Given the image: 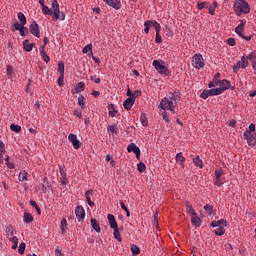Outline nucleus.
I'll use <instances>...</instances> for the list:
<instances>
[{"instance_id": "1", "label": "nucleus", "mask_w": 256, "mask_h": 256, "mask_svg": "<svg viewBox=\"0 0 256 256\" xmlns=\"http://www.w3.org/2000/svg\"><path fill=\"white\" fill-rule=\"evenodd\" d=\"M234 12L236 15H248V13H251V7L249 6V3L245 0H235L233 5Z\"/></svg>"}, {"instance_id": "2", "label": "nucleus", "mask_w": 256, "mask_h": 256, "mask_svg": "<svg viewBox=\"0 0 256 256\" xmlns=\"http://www.w3.org/2000/svg\"><path fill=\"white\" fill-rule=\"evenodd\" d=\"M152 66L154 69L159 73V75H162L163 77H170L171 71L169 68H167V63L163 60H154L152 62Z\"/></svg>"}, {"instance_id": "3", "label": "nucleus", "mask_w": 256, "mask_h": 256, "mask_svg": "<svg viewBox=\"0 0 256 256\" xmlns=\"http://www.w3.org/2000/svg\"><path fill=\"white\" fill-rule=\"evenodd\" d=\"M52 1V19L53 21H65V13L61 12L59 9V2L57 0H51Z\"/></svg>"}, {"instance_id": "4", "label": "nucleus", "mask_w": 256, "mask_h": 256, "mask_svg": "<svg viewBox=\"0 0 256 256\" xmlns=\"http://www.w3.org/2000/svg\"><path fill=\"white\" fill-rule=\"evenodd\" d=\"M177 106V102H172L169 97H165L160 102V107L163 111H170L172 115H175V107Z\"/></svg>"}, {"instance_id": "5", "label": "nucleus", "mask_w": 256, "mask_h": 256, "mask_svg": "<svg viewBox=\"0 0 256 256\" xmlns=\"http://www.w3.org/2000/svg\"><path fill=\"white\" fill-rule=\"evenodd\" d=\"M245 25H247V20H240V24L235 28V33L245 41H251V36H245Z\"/></svg>"}, {"instance_id": "6", "label": "nucleus", "mask_w": 256, "mask_h": 256, "mask_svg": "<svg viewBox=\"0 0 256 256\" xmlns=\"http://www.w3.org/2000/svg\"><path fill=\"white\" fill-rule=\"evenodd\" d=\"M205 60L203 59V55L197 53L192 58V67L195 69H203L205 67Z\"/></svg>"}, {"instance_id": "7", "label": "nucleus", "mask_w": 256, "mask_h": 256, "mask_svg": "<svg viewBox=\"0 0 256 256\" xmlns=\"http://www.w3.org/2000/svg\"><path fill=\"white\" fill-rule=\"evenodd\" d=\"M221 93H223L222 89L212 88V89H209V90H203L200 97L202 99H208L209 97H215V95H221Z\"/></svg>"}, {"instance_id": "8", "label": "nucleus", "mask_w": 256, "mask_h": 256, "mask_svg": "<svg viewBox=\"0 0 256 256\" xmlns=\"http://www.w3.org/2000/svg\"><path fill=\"white\" fill-rule=\"evenodd\" d=\"M249 65V61L247 60L246 56L241 57V61H238L234 66H233V72L235 74L239 73V69H247V66Z\"/></svg>"}, {"instance_id": "9", "label": "nucleus", "mask_w": 256, "mask_h": 256, "mask_svg": "<svg viewBox=\"0 0 256 256\" xmlns=\"http://www.w3.org/2000/svg\"><path fill=\"white\" fill-rule=\"evenodd\" d=\"M244 139H246L249 147H255L256 145V137L253 133L247 132V130L243 134Z\"/></svg>"}, {"instance_id": "10", "label": "nucleus", "mask_w": 256, "mask_h": 256, "mask_svg": "<svg viewBox=\"0 0 256 256\" xmlns=\"http://www.w3.org/2000/svg\"><path fill=\"white\" fill-rule=\"evenodd\" d=\"M128 153H134L136 155V159L141 157V149L135 143H131L127 146Z\"/></svg>"}, {"instance_id": "11", "label": "nucleus", "mask_w": 256, "mask_h": 256, "mask_svg": "<svg viewBox=\"0 0 256 256\" xmlns=\"http://www.w3.org/2000/svg\"><path fill=\"white\" fill-rule=\"evenodd\" d=\"M68 141L72 143L74 149H81L82 143L77 139V136L75 134H69Z\"/></svg>"}, {"instance_id": "12", "label": "nucleus", "mask_w": 256, "mask_h": 256, "mask_svg": "<svg viewBox=\"0 0 256 256\" xmlns=\"http://www.w3.org/2000/svg\"><path fill=\"white\" fill-rule=\"evenodd\" d=\"M29 29H30V33L32 35H34L38 39H39V37H41V32L39 30V24H37L35 21L32 22Z\"/></svg>"}, {"instance_id": "13", "label": "nucleus", "mask_w": 256, "mask_h": 256, "mask_svg": "<svg viewBox=\"0 0 256 256\" xmlns=\"http://www.w3.org/2000/svg\"><path fill=\"white\" fill-rule=\"evenodd\" d=\"M75 215L79 222L85 219V209L83 206H77L75 209Z\"/></svg>"}, {"instance_id": "14", "label": "nucleus", "mask_w": 256, "mask_h": 256, "mask_svg": "<svg viewBox=\"0 0 256 256\" xmlns=\"http://www.w3.org/2000/svg\"><path fill=\"white\" fill-rule=\"evenodd\" d=\"M144 27H153L155 31H161V24L155 20H147L144 22Z\"/></svg>"}, {"instance_id": "15", "label": "nucleus", "mask_w": 256, "mask_h": 256, "mask_svg": "<svg viewBox=\"0 0 256 256\" xmlns=\"http://www.w3.org/2000/svg\"><path fill=\"white\" fill-rule=\"evenodd\" d=\"M106 5H109V7H113L116 11H119L121 9V1L119 0H103Z\"/></svg>"}, {"instance_id": "16", "label": "nucleus", "mask_w": 256, "mask_h": 256, "mask_svg": "<svg viewBox=\"0 0 256 256\" xmlns=\"http://www.w3.org/2000/svg\"><path fill=\"white\" fill-rule=\"evenodd\" d=\"M133 105H135V97H129L123 102V107L126 111H130Z\"/></svg>"}, {"instance_id": "17", "label": "nucleus", "mask_w": 256, "mask_h": 256, "mask_svg": "<svg viewBox=\"0 0 256 256\" xmlns=\"http://www.w3.org/2000/svg\"><path fill=\"white\" fill-rule=\"evenodd\" d=\"M107 219L111 229H117L119 227L117 225V220H115V216L113 214H108Z\"/></svg>"}, {"instance_id": "18", "label": "nucleus", "mask_w": 256, "mask_h": 256, "mask_svg": "<svg viewBox=\"0 0 256 256\" xmlns=\"http://www.w3.org/2000/svg\"><path fill=\"white\" fill-rule=\"evenodd\" d=\"M220 88L218 89H221L222 90V93H225V91H227V89H229V87H231V82L227 79H224L222 81H220Z\"/></svg>"}, {"instance_id": "19", "label": "nucleus", "mask_w": 256, "mask_h": 256, "mask_svg": "<svg viewBox=\"0 0 256 256\" xmlns=\"http://www.w3.org/2000/svg\"><path fill=\"white\" fill-rule=\"evenodd\" d=\"M211 227H227V220L220 219L218 221H212L210 224Z\"/></svg>"}, {"instance_id": "20", "label": "nucleus", "mask_w": 256, "mask_h": 256, "mask_svg": "<svg viewBox=\"0 0 256 256\" xmlns=\"http://www.w3.org/2000/svg\"><path fill=\"white\" fill-rule=\"evenodd\" d=\"M91 227L96 233H101V226L99 225V222L95 218H91L90 220Z\"/></svg>"}, {"instance_id": "21", "label": "nucleus", "mask_w": 256, "mask_h": 256, "mask_svg": "<svg viewBox=\"0 0 256 256\" xmlns=\"http://www.w3.org/2000/svg\"><path fill=\"white\" fill-rule=\"evenodd\" d=\"M108 115L110 117H117V110L115 109V104H109L108 105Z\"/></svg>"}, {"instance_id": "22", "label": "nucleus", "mask_w": 256, "mask_h": 256, "mask_svg": "<svg viewBox=\"0 0 256 256\" xmlns=\"http://www.w3.org/2000/svg\"><path fill=\"white\" fill-rule=\"evenodd\" d=\"M91 195H93V190H88L85 193L86 201H87L89 207H93V205H95V203H93V201H91Z\"/></svg>"}, {"instance_id": "23", "label": "nucleus", "mask_w": 256, "mask_h": 256, "mask_svg": "<svg viewBox=\"0 0 256 256\" xmlns=\"http://www.w3.org/2000/svg\"><path fill=\"white\" fill-rule=\"evenodd\" d=\"M23 47L24 50H26L28 53H31V51H33V44H31L28 39L23 41Z\"/></svg>"}, {"instance_id": "24", "label": "nucleus", "mask_w": 256, "mask_h": 256, "mask_svg": "<svg viewBox=\"0 0 256 256\" xmlns=\"http://www.w3.org/2000/svg\"><path fill=\"white\" fill-rule=\"evenodd\" d=\"M191 223L195 225V227H201V218L197 215L191 216Z\"/></svg>"}, {"instance_id": "25", "label": "nucleus", "mask_w": 256, "mask_h": 256, "mask_svg": "<svg viewBox=\"0 0 256 256\" xmlns=\"http://www.w3.org/2000/svg\"><path fill=\"white\" fill-rule=\"evenodd\" d=\"M176 161L181 165V167H185L183 163H185V158L183 157V153L179 152L176 154Z\"/></svg>"}, {"instance_id": "26", "label": "nucleus", "mask_w": 256, "mask_h": 256, "mask_svg": "<svg viewBox=\"0 0 256 256\" xmlns=\"http://www.w3.org/2000/svg\"><path fill=\"white\" fill-rule=\"evenodd\" d=\"M186 209H187V213H189L191 217L197 215V212H195V209H193V206H191V203L189 202L186 203Z\"/></svg>"}, {"instance_id": "27", "label": "nucleus", "mask_w": 256, "mask_h": 256, "mask_svg": "<svg viewBox=\"0 0 256 256\" xmlns=\"http://www.w3.org/2000/svg\"><path fill=\"white\" fill-rule=\"evenodd\" d=\"M58 73L62 75V77H65V64L63 61L58 62Z\"/></svg>"}, {"instance_id": "28", "label": "nucleus", "mask_w": 256, "mask_h": 256, "mask_svg": "<svg viewBox=\"0 0 256 256\" xmlns=\"http://www.w3.org/2000/svg\"><path fill=\"white\" fill-rule=\"evenodd\" d=\"M81 91H85V82H79L75 86V93H81Z\"/></svg>"}, {"instance_id": "29", "label": "nucleus", "mask_w": 256, "mask_h": 256, "mask_svg": "<svg viewBox=\"0 0 256 256\" xmlns=\"http://www.w3.org/2000/svg\"><path fill=\"white\" fill-rule=\"evenodd\" d=\"M17 17L22 25H27V17H25V14H23V12H19Z\"/></svg>"}, {"instance_id": "30", "label": "nucleus", "mask_w": 256, "mask_h": 256, "mask_svg": "<svg viewBox=\"0 0 256 256\" xmlns=\"http://www.w3.org/2000/svg\"><path fill=\"white\" fill-rule=\"evenodd\" d=\"M193 163H194V165H196V167L203 169V160L200 159L198 156L193 158Z\"/></svg>"}, {"instance_id": "31", "label": "nucleus", "mask_w": 256, "mask_h": 256, "mask_svg": "<svg viewBox=\"0 0 256 256\" xmlns=\"http://www.w3.org/2000/svg\"><path fill=\"white\" fill-rule=\"evenodd\" d=\"M24 223H33V216L31 215V213H24V218H23Z\"/></svg>"}, {"instance_id": "32", "label": "nucleus", "mask_w": 256, "mask_h": 256, "mask_svg": "<svg viewBox=\"0 0 256 256\" xmlns=\"http://www.w3.org/2000/svg\"><path fill=\"white\" fill-rule=\"evenodd\" d=\"M78 105H79V107H81V109L83 111H85V109H86V107H85V98L83 97V95H80L78 97Z\"/></svg>"}, {"instance_id": "33", "label": "nucleus", "mask_w": 256, "mask_h": 256, "mask_svg": "<svg viewBox=\"0 0 256 256\" xmlns=\"http://www.w3.org/2000/svg\"><path fill=\"white\" fill-rule=\"evenodd\" d=\"M113 230L114 239H117L121 243V241H123V238H121V234L119 233V227L113 228Z\"/></svg>"}, {"instance_id": "34", "label": "nucleus", "mask_w": 256, "mask_h": 256, "mask_svg": "<svg viewBox=\"0 0 256 256\" xmlns=\"http://www.w3.org/2000/svg\"><path fill=\"white\" fill-rule=\"evenodd\" d=\"M91 53V55H93V45L92 44H88L86 45L83 49H82V53L87 54V53Z\"/></svg>"}, {"instance_id": "35", "label": "nucleus", "mask_w": 256, "mask_h": 256, "mask_svg": "<svg viewBox=\"0 0 256 256\" xmlns=\"http://www.w3.org/2000/svg\"><path fill=\"white\" fill-rule=\"evenodd\" d=\"M18 181L24 182L27 181V171H21L18 175Z\"/></svg>"}, {"instance_id": "36", "label": "nucleus", "mask_w": 256, "mask_h": 256, "mask_svg": "<svg viewBox=\"0 0 256 256\" xmlns=\"http://www.w3.org/2000/svg\"><path fill=\"white\" fill-rule=\"evenodd\" d=\"M120 207L126 212V217H131V212H129V208H127L123 201H120Z\"/></svg>"}, {"instance_id": "37", "label": "nucleus", "mask_w": 256, "mask_h": 256, "mask_svg": "<svg viewBox=\"0 0 256 256\" xmlns=\"http://www.w3.org/2000/svg\"><path fill=\"white\" fill-rule=\"evenodd\" d=\"M204 210L208 213V215H215V212H213V205L206 204L204 206Z\"/></svg>"}, {"instance_id": "38", "label": "nucleus", "mask_w": 256, "mask_h": 256, "mask_svg": "<svg viewBox=\"0 0 256 256\" xmlns=\"http://www.w3.org/2000/svg\"><path fill=\"white\" fill-rule=\"evenodd\" d=\"M10 241L13 243L12 249H17L19 245V239L17 238V236H13L12 238H10Z\"/></svg>"}, {"instance_id": "39", "label": "nucleus", "mask_w": 256, "mask_h": 256, "mask_svg": "<svg viewBox=\"0 0 256 256\" xmlns=\"http://www.w3.org/2000/svg\"><path fill=\"white\" fill-rule=\"evenodd\" d=\"M10 129L11 131H13L14 133H21V126L17 125V124H11L10 125Z\"/></svg>"}, {"instance_id": "40", "label": "nucleus", "mask_w": 256, "mask_h": 256, "mask_svg": "<svg viewBox=\"0 0 256 256\" xmlns=\"http://www.w3.org/2000/svg\"><path fill=\"white\" fill-rule=\"evenodd\" d=\"M130 249H131V252L134 254V255H139V253H141V250L138 248L137 245L135 244H132L130 246Z\"/></svg>"}, {"instance_id": "41", "label": "nucleus", "mask_w": 256, "mask_h": 256, "mask_svg": "<svg viewBox=\"0 0 256 256\" xmlns=\"http://www.w3.org/2000/svg\"><path fill=\"white\" fill-rule=\"evenodd\" d=\"M215 235L218 237H221L222 235H225V228L219 227L218 229L214 230Z\"/></svg>"}, {"instance_id": "42", "label": "nucleus", "mask_w": 256, "mask_h": 256, "mask_svg": "<svg viewBox=\"0 0 256 256\" xmlns=\"http://www.w3.org/2000/svg\"><path fill=\"white\" fill-rule=\"evenodd\" d=\"M140 121H141V124L143 125V127H147L148 121H147V116H145V113H142L140 115Z\"/></svg>"}, {"instance_id": "43", "label": "nucleus", "mask_w": 256, "mask_h": 256, "mask_svg": "<svg viewBox=\"0 0 256 256\" xmlns=\"http://www.w3.org/2000/svg\"><path fill=\"white\" fill-rule=\"evenodd\" d=\"M42 13H43L44 15H53V11H51V9L48 8V6H46V5H43V7H42Z\"/></svg>"}, {"instance_id": "44", "label": "nucleus", "mask_w": 256, "mask_h": 256, "mask_svg": "<svg viewBox=\"0 0 256 256\" xmlns=\"http://www.w3.org/2000/svg\"><path fill=\"white\" fill-rule=\"evenodd\" d=\"M107 131H109L110 133H119V128H117V126L115 125H109L107 127Z\"/></svg>"}, {"instance_id": "45", "label": "nucleus", "mask_w": 256, "mask_h": 256, "mask_svg": "<svg viewBox=\"0 0 256 256\" xmlns=\"http://www.w3.org/2000/svg\"><path fill=\"white\" fill-rule=\"evenodd\" d=\"M251 61V63H255L256 61V53L255 52H251L250 55H248L246 57V61Z\"/></svg>"}, {"instance_id": "46", "label": "nucleus", "mask_w": 256, "mask_h": 256, "mask_svg": "<svg viewBox=\"0 0 256 256\" xmlns=\"http://www.w3.org/2000/svg\"><path fill=\"white\" fill-rule=\"evenodd\" d=\"M215 175V179H221V177H223V169H217L214 172Z\"/></svg>"}, {"instance_id": "47", "label": "nucleus", "mask_w": 256, "mask_h": 256, "mask_svg": "<svg viewBox=\"0 0 256 256\" xmlns=\"http://www.w3.org/2000/svg\"><path fill=\"white\" fill-rule=\"evenodd\" d=\"M25 247H27V244H25V242H21L18 249V253H20V255L25 253Z\"/></svg>"}, {"instance_id": "48", "label": "nucleus", "mask_w": 256, "mask_h": 256, "mask_svg": "<svg viewBox=\"0 0 256 256\" xmlns=\"http://www.w3.org/2000/svg\"><path fill=\"white\" fill-rule=\"evenodd\" d=\"M145 169H147V167L145 166V164L143 162H140L137 165V170L139 171V173L145 172Z\"/></svg>"}, {"instance_id": "49", "label": "nucleus", "mask_w": 256, "mask_h": 256, "mask_svg": "<svg viewBox=\"0 0 256 256\" xmlns=\"http://www.w3.org/2000/svg\"><path fill=\"white\" fill-rule=\"evenodd\" d=\"M19 31H20V35L22 37H25V35L29 34V29L25 26H22V28H20Z\"/></svg>"}, {"instance_id": "50", "label": "nucleus", "mask_w": 256, "mask_h": 256, "mask_svg": "<svg viewBox=\"0 0 256 256\" xmlns=\"http://www.w3.org/2000/svg\"><path fill=\"white\" fill-rule=\"evenodd\" d=\"M207 5H209V3L208 2H198L197 3V7H198V9L201 11L202 9H205V7H206V9H207Z\"/></svg>"}, {"instance_id": "51", "label": "nucleus", "mask_w": 256, "mask_h": 256, "mask_svg": "<svg viewBox=\"0 0 256 256\" xmlns=\"http://www.w3.org/2000/svg\"><path fill=\"white\" fill-rule=\"evenodd\" d=\"M60 225H61V232L65 233V229H67V220L62 219Z\"/></svg>"}, {"instance_id": "52", "label": "nucleus", "mask_w": 256, "mask_h": 256, "mask_svg": "<svg viewBox=\"0 0 256 256\" xmlns=\"http://www.w3.org/2000/svg\"><path fill=\"white\" fill-rule=\"evenodd\" d=\"M220 77H221L220 73H216L214 75V83H215V85H221V80H219Z\"/></svg>"}, {"instance_id": "53", "label": "nucleus", "mask_w": 256, "mask_h": 256, "mask_svg": "<svg viewBox=\"0 0 256 256\" xmlns=\"http://www.w3.org/2000/svg\"><path fill=\"white\" fill-rule=\"evenodd\" d=\"M24 26L25 25H23L21 23L19 24V22H17V21L14 22V28L16 31H20Z\"/></svg>"}, {"instance_id": "54", "label": "nucleus", "mask_w": 256, "mask_h": 256, "mask_svg": "<svg viewBox=\"0 0 256 256\" xmlns=\"http://www.w3.org/2000/svg\"><path fill=\"white\" fill-rule=\"evenodd\" d=\"M6 73L8 77H11V75H13V67L11 65H7Z\"/></svg>"}, {"instance_id": "55", "label": "nucleus", "mask_w": 256, "mask_h": 256, "mask_svg": "<svg viewBox=\"0 0 256 256\" xmlns=\"http://www.w3.org/2000/svg\"><path fill=\"white\" fill-rule=\"evenodd\" d=\"M160 32L161 31H156V38H155L156 43H161V41H162Z\"/></svg>"}, {"instance_id": "56", "label": "nucleus", "mask_w": 256, "mask_h": 256, "mask_svg": "<svg viewBox=\"0 0 256 256\" xmlns=\"http://www.w3.org/2000/svg\"><path fill=\"white\" fill-rule=\"evenodd\" d=\"M40 55L42 59L47 56V52L45 51V46L40 47Z\"/></svg>"}, {"instance_id": "57", "label": "nucleus", "mask_w": 256, "mask_h": 256, "mask_svg": "<svg viewBox=\"0 0 256 256\" xmlns=\"http://www.w3.org/2000/svg\"><path fill=\"white\" fill-rule=\"evenodd\" d=\"M227 43L230 45V47H235V38H229Z\"/></svg>"}, {"instance_id": "58", "label": "nucleus", "mask_w": 256, "mask_h": 256, "mask_svg": "<svg viewBox=\"0 0 256 256\" xmlns=\"http://www.w3.org/2000/svg\"><path fill=\"white\" fill-rule=\"evenodd\" d=\"M55 255L56 256H65V254H63V252L59 249V247H56Z\"/></svg>"}, {"instance_id": "59", "label": "nucleus", "mask_w": 256, "mask_h": 256, "mask_svg": "<svg viewBox=\"0 0 256 256\" xmlns=\"http://www.w3.org/2000/svg\"><path fill=\"white\" fill-rule=\"evenodd\" d=\"M208 11H209V15H215V8H213V6H207Z\"/></svg>"}, {"instance_id": "60", "label": "nucleus", "mask_w": 256, "mask_h": 256, "mask_svg": "<svg viewBox=\"0 0 256 256\" xmlns=\"http://www.w3.org/2000/svg\"><path fill=\"white\" fill-rule=\"evenodd\" d=\"M60 183L61 185H67V176L60 177Z\"/></svg>"}, {"instance_id": "61", "label": "nucleus", "mask_w": 256, "mask_h": 256, "mask_svg": "<svg viewBox=\"0 0 256 256\" xmlns=\"http://www.w3.org/2000/svg\"><path fill=\"white\" fill-rule=\"evenodd\" d=\"M162 118L165 120L166 123H169V116L167 115V112L162 113Z\"/></svg>"}, {"instance_id": "62", "label": "nucleus", "mask_w": 256, "mask_h": 256, "mask_svg": "<svg viewBox=\"0 0 256 256\" xmlns=\"http://www.w3.org/2000/svg\"><path fill=\"white\" fill-rule=\"evenodd\" d=\"M253 131H255V124L254 123H251L249 125V131H247V133H253Z\"/></svg>"}, {"instance_id": "63", "label": "nucleus", "mask_w": 256, "mask_h": 256, "mask_svg": "<svg viewBox=\"0 0 256 256\" xmlns=\"http://www.w3.org/2000/svg\"><path fill=\"white\" fill-rule=\"evenodd\" d=\"M63 79H64V76L60 75V77L58 78V85H59V87H63Z\"/></svg>"}, {"instance_id": "64", "label": "nucleus", "mask_w": 256, "mask_h": 256, "mask_svg": "<svg viewBox=\"0 0 256 256\" xmlns=\"http://www.w3.org/2000/svg\"><path fill=\"white\" fill-rule=\"evenodd\" d=\"M74 115L76 117H78L79 119H81V117H82L81 111H79V110H74Z\"/></svg>"}]
</instances>
